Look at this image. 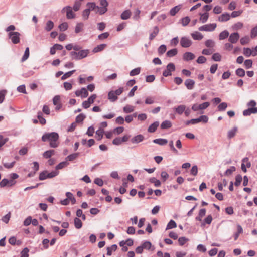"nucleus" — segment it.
<instances>
[{"instance_id": "32", "label": "nucleus", "mask_w": 257, "mask_h": 257, "mask_svg": "<svg viewBox=\"0 0 257 257\" xmlns=\"http://www.w3.org/2000/svg\"><path fill=\"white\" fill-rule=\"evenodd\" d=\"M237 232L234 235V237L235 240H236L238 239V238L239 236V234L240 233H243V228L240 224L237 225Z\"/></svg>"}, {"instance_id": "35", "label": "nucleus", "mask_w": 257, "mask_h": 257, "mask_svg": "<svg viewBox=\"0 0 257 257\" xmlns=\"http://www.w3.org/2000/svg\"><path fill=\"white\" fill-rule=\"evenodd\" d=\"M54 27V23L51 20L47 21L45 27V30L47 31H50Z\"/></svg>"}, {"instance_id": "31", "label": "nucleus", "mask_w": 257, "mask_h": 257, "mask_svg": "<svg viewBox=\"0 0 257 257\" xmlns=\"http://www.w3.org/2000/svg\"><path fill=\"white\" fill-rule=\"evenodd\" d=\"M131 15V12L129 10H125L121 14V18L122 20H127Z\"/></svg>"}, {"instance_id": "4", "label": "nucleus", "mask_w": 257, "mask_h": 257, "mask_svg": "<svg viewBox=\"0 0 257 257\" xmlns=\"http://www.w3.org/2000/svg\"><path fill=\"white\" fill-rule=\"evenodd\" d=\"M100 7H99V10L96 11V13H98L99 15L104 14L108 10L107 6L108 3L106 0H100Z\"/></svg>"}, {"instance_id": "8", "label": "nucleus", "mask_w": 257, "mask_h": 257, "mask_svg": "<svg viewBox=\"0 0 257 257\" xmlns=\"http://www.w3.org/2000/svg\"><path fill=\"white\" fill-rule=\"evenodd\" d=\"M180 45L183 48L189 47L192 44L191 39L186 36L182 37L180 39Z\"/></svg>"}, {"instance_id": "5", "label": "nucleus", "mask_w": 257, "mask_h": 257, "mask_svg": "<svg viewBox=\"0 0 257 257\" xmlns=\"http://www.w3.org/2000/svg\"><path fill=\"white\" fill-rule=\"evenodd\" d=\"M175 70V66L172 63H169L166 66V69L163 72V76L164 77L170 76L172 72Z\"/></svg>"}, {"instance_id": "24", "label": "nucleus", "mask_w": 257, "mask_h": 257, "mask_svg": "<svg viewBox=\"0 0 257 257\" xmlns=\"http://www.w3.org/2000/svg\"><path fill=\"white\" fill-rule=\"evenodd\" d=\"M159 32V29L158 27H154L153 31L150 34L149 40H152L153 39H154L156 37V36L158 34Z\"/></svg>"}, {"instance_id": "29", "label": "nucleus", "mask_w": 257, "mask_h": 257, "mask_svg": "<svg viewBox=\"0 0 257 257\" xmlns=\"http://www.w3.org/2000/svg\"><path fill=\"white\" fill-rule=\"evenodd\" d=\"M206 213V209L205 208L201 209L199 210L198 215L196 217L195 219L197 221H201L202 218L205 216Z\"/></svg>"}, {"instance_id": "37", "label": "nucleus", "mask_w": 257, "mask_h": 257, "mask_svg": "<svg viewBox=\"0 0 257 257\" xmlns=\"http://www.w3.org/2000/svg\"><path fill=\"white\" fill-rule=\"evenodd\" d=\"M74 226L77 229H80L82 227V223L81 221V220L78 218L76 217L74 219Z\"/></svg>"}, {"instance_id": "48", "label": "nucleus", "mask_w": 257, "mask_h": 257, "mask_svg": "<svg viewBox=\"0 0 257 257\" xmlns=\"http://www.w3.org/2000/svg\"><path fill=\"white\" fill-rule=\"evenodd\" d=\"M123 110L126 113H131L134 111V107L131 105H127L123 107Z\"/></svg>"}, {"instance_id": "38", "label": "nucleus", "mask_w": 257, "mask_h": 257, "mask_svg": "<svg viewBox=\"0 0 257 257\" xmlns=\"http://www.w3.org/2000/svg\"><path fill=\"white\" fill-rule=\"evenodd\" d=\"M149 182L153 183L155 187H158L161 186V182L159 180L157 179L155 177H152L149 179Z\"/></svg>"}, {"instance_id": "59", "label": "nucleus", "mask_w": 257, "mask_h": 257, "mask_svg": "<svg viewBox=\"0 0 257 257\" xmlns=\"http://www.w3.org/2000/svg\"><path fill=\"white\" fill-rule=\"evenodd\" d=\"M205 45L207 47H213L215 45V42L211 39H208L205 42Z\"/></svg>"}, {"instance_id": "21", "label": "nucleus", "mask_w": 257, "mask_h": 257, "mask_svg": "<svg viewBox=\"0 0 257 257\" xmlns=\"http://www.w3.org/2000/svg\"><path fill=\"white\" fill-rule=\"evenodd\" d=\"M192 38L195 40H200L203 38V35L198 31H195L191 34Z\"/></svg>"}, {"instance_id": "1", "label": "nucleus", "mask_w": 257, "mask_h": 257, "mask_svg": "<svg viewBox=\"0 0 257 257\" xmlns=\"http://www.w3.org/2000/svg\"><path fill=\"white\" fill-rule=\"evenodd\" d=\"M59 135L56 132L46 133L42 137V140L43 142H49L50 146L52 148L58 147Z\"/></svg>"}, {"instance_id": "33", "label": "nucleus", "mask_w": 257, "mask_h": 257, "mask_svg": "<svg viewBox=\"0 0 257 257\" xmlns=\"http://www.w3.org/2000/svg\"><path fill=\"white\" fill-rule=\"evenodd\" d=\"M172 126V123L169 120H165L163 121L161 124V129H167Z\"/></svg>"}, {"instance_id": "43", "label": "nucleus", "mask_w": 257, "mask_h": 257, "mask_svg": "<svg viewBox=\"0 0 257 257\" xmlns=\"http://www.w3.org/2000/svg\"><path fill=\"white\" fill-rule=\"evenodd\" d=\"M176 226H177V224H176V222H175V221H174L173 220H171L167 224V227L166 228V230L174 228L176 227Z\"/></svg>"}, {"instance_id": "19", "label": "nucleus", "mask_w": 257, "mask_h": 257, "mask_svg": "<svg viewBox=\"0 0 257 257\" xmlns=\"http://www.w3.org/2000/svg\"><path fill=\"white\" fill-rule=\"evenodd\" d=\"M237 130L238 128L236 126H234L231 130H229L227 133L228 139H230L233 138L235 136Z\"/></svg>"}, {"instance_id": "18", "label": "nucleus", "mask_w": 257, "mask_h": 257, "mask_svg": "<svg viewBox=\"0 0 257 257\" xmlns=\"http://www.w3.org/2000/svg\"><path fill=\"white\" fill-rule=\"evenodd\" d=\"M159 125V122L157 121L151 124L148 128V132L149 133L155 132Z\"/></svg>"}, {"instance_id": "17", "label": "nucleus", "mask_w": 257, "mask_h": 257, "mask_svg": "<svg viewBox=\"0 0 257 257\" xmlns=\"http://www.w3.org/2000/svg\"><path fill=\"white\" fill-rule=\"evenodd\" d=\"M230 19V15L228 13H224L218 17V21L221 22H226Z\"/></svg>"}, {"instance_id": "60", "label": "nucleus", "mask_w": 257, "mask_h": 257, "mask_svg": "<svg viewBox=\"0 0 257 257\" xmlns=\"http://www.w3.org/2000/svg\"><path fill=\"white\" fill-rule=\"evenodd\" d=\"M212 59L215 61H220L221 56L219 53H215L212 55Z\"/></svg>"}, {"instance_id": "57", "label": "nucleus", "mask_w": 257, "mask_h": 257, "mask_svg": "<svg viewBox=\"0 0 257 257\" xmlns=\"http://www.w3.org/2000/svg\"><path fill=\"white\" fill-rule=\"evenodd\" d=\"M68 165V163L66 161H63L59 163L55 167L56 170L61 169L64 167Z\"/></svg>"}, {"instance_id": "61", "label": "nucleus", "mask_w": 257, "mask_h": 257, "mask_svg": "<svg viewBox=\"0 0 257 257\" xmlns=\"http://www.w3.org/2000/svg\"><path fill=\"white\" fill-rule=\"evenodd\" d=\"M243 26V24L242 22H238L233 25L232 26V28L234 30H238L241 29Z\"/></svg>"}, {"instance_id": "7", "label": "nucleus", "mask_w": 257, "mask_h": 257, "mask_svg": "<svg viewBox=\"0 0 257 257\" xmlns=\"http://www.w3.org/2000/svg\"><path fill=\"white\" fill-rule=\"evenodd\" d=\"M216 26V23L206 24L199 27L198 30L200 31L212 32L215 29Z\"/></svg>"}, {"instance_id": "20", "label": "nucleus", "mask_w": 257, "mask_h": 257, "mask_svg": "<svg viewBox=\"0 0 257 257\" xmlns=\"http://www.w3.org/2000/svg\"><path fill=\"white\" fill-rule=\"evenodd\" d=\"M186 106L184 105H180L174 108L175 112L178 114L181 115L185 110Z\"/></svg>"}, {"instance_id": "63", "label": "nucleus", "mask_w": 257, "mask_h": 257, "mask_svg": "<svg viewBox=\"0 0 257 257\" xmlns=\"http://www.w3.org/2000/svg\"><path fill=\"white\" fill-rule=\"evenodd\" d=\"M29 249L27 247L24 248L23 250L21 252V257H29Z\"/></svg>"}, {"instance_id": "46", "label": "nucleus", "mask_w": 257, "mask_h": 257, "mask_svg": "<svg viewBox=\"0 0 257 257\" xmlns=\"http://www.w3.org/2000/svg\"><path fill=\"white\" fill-rule=\"evenodd\" d=\"M178 51L177 49L176 48L172 49L171 50H169L167 52V56L169 57H172L174 56H175L177 54Z\"/></svg>"}, {"instance_id": "62", "label": "nucleus", "mask_w": 257, "mask_h": 257, "mask_svg": "<svg viewBox=\"0 0 257 257\" xmlns=\"http://www.w3.org/2000/svg\"><path fill=\"white\" fill-rule=\"evenodd\" d=\"M244 65L246 69H249L252 67V61L250 59H247L244 61Z\"/></svg>"}, {"instance_id": "14", "label": "nucleus", "mask_w": 257, "mask_h": 257, "mask_svg": "<svg viewBox=\"0 0 257 257\" xmlns=\"http://www.w3.org/2000/svg\"><path fill=\"white\" fill-rule=\"evenodd\" d=\"M87 9L90 12L92 11H96L99 10V6L96 5L94 2H88L86 4Z\"/></svg>"}, {"instance_id": "26", "label": "nucleus", "mask_w": 257, "mask_h": 257, "mask_svg": "<svg viewBox=\"0 0 257 257\" xmlns=\"http://www.w3.org/2000/svg\"><path fill=\"white\" fill-rule=\"evenodd\" d=\"M243 54L246 57H249L251 55L255 56L257 55L256 52L253 53L252 50L249 48H244L243 49Z\"/></svg>"}, {"instance_id": "52", "label": "nucleus", "mask_w": 257, "mask_h": 257, "mask_svg": "<svg viewBox=\"0 0 257 257\" xmlns=\"http://www.w3.org/2000/svg\"><path fill=\"white\" fill-rule=\"evenodd\" d=\"M75 72V70H73L65 73L62 77L61 80H65L71 76V75Z\"/></svg>"}, {"instance_id": "41", "label": "nucleus", "mask_w": 257, "mask_h": 257, "mask_svg": "<svg viewBox=\"0 0 257 257\" xmlns=\"http://www.w3.org/2000/svg\"><path fill=\"white\" fill-rule=\"evenodd\" d=\"M229 33L227 30H224L219 35L220 40H224L229 37Z\"/></svg>"}, {"instance_id": "9", "label": "nucleus", "mask_w": 257, "mask_h": 257, "mask_svg": "<svg viewBox=\"0 0 257 257\" xmlns=\"http://www.w3.org/2000/svg\"><path fill=\"white\" fill-rule=\"evenodd\" d=\"M66 11V17L68 19H73L75 17V14L72 11V8L69 6L64 7L62 10V12H64Z\"/></svg>"}, {"instance_id": "16", "label": "nucleus", "mask_w": 257, "mask_h": 257, "mask_svg": "<svg viewBox=\"0 0 257 257\" xmlns=\"http://www.w3.org/2000/svg\"><path fill=\"white\" fill-rule=\"evenodd\" d=\"M144 139V137L142 135L139 134L132 138L131 139V142L133 144H138L143 141Z\"/></svg>"}, {"instance_id": "64", "label": "nucleus", "mask_w": 257, "mask_h": 257, "mask_svg": "<svg viewBox=\"0 0 257 257\" xmlns=\"http://www.w3.org/2000/svg\"><path fill=\"white\" fill-rule=\"evenodd\" d=\"M257 36V25L253 28L251 30L250 37L252 39L254 38Z\"/></svg>"}, {"instance_id": "40", "label": "nucleus", "mask_w": 257, "mask_h": 257, "mask_svg": "<svg viewBox=\"0 0 257 257\" xmlns=\"http://www.w3.org/2000/svg\"><path fill=\"white\" fill-rule=\"evenodd\" d=\"M83 0H75L73 9L75 11H78L81 6V3Z\"/></svg>"}, {"instance_id": "2", "label": "nucleus", "mask_w": 257, "mask_h": 257, "mask_svg": "<svg viewBox=\"0 0 257 257\" xmlns=\"http://www.w3.org/2000/svg\"><path fill=\"white\" fill-rule=\"evenodd\" d=\"M89 52V50L88 49L81 50L78 52L71 51L70 53V55L72 59L78 60L86 57Z\"/></svg>"}, {"instance_id": "45", "label": "nucleus", "mask_w": 257, "mask_h": 257, "mask_svg": "<svg viewBox=\"0 0 257 257\" xmlns=\"http://www.w3.org/2000/svg\"><path fill=\"white\" fill-rule=\"evenodd\" d=\"M54 152L53 150L46 151L43 153V156L46 159L50 158L54 154Z\"/></svg>"}, {"instance_id": "3", "label": "nucleus", "mask_w": 257, "mask_h": 257, "mask_svg": "<svg viewBox=\"0 0 257 257\" xmlns=\"http://www.w3.org/2000/svg\"><path fill=\"white\" fill-rule=\"evenodd\" d=\"M58 174L59 171L57 170L52 171L51 172H48L47 170H44L40 173L39 179L41 181H43L46 179H50L55 177Z\"/></svg>"}, {"instance_id": "28", "label": "nucleus", "mask_w": 257, "mask_h": 257, "mask_svg": "<svg viewBox=\"0 0 257 257\" xmlns=\"http://www.w3.org/2000/svg\"><path fill=\"white\" fill-rule=\"evenodd\" d=\"M212 221V217L211 215H209L204 219L203 221L202 222L201 224V226L203 227L206 224H210Z\"/></svg>"}, {"instance_id": "39", "label": "nucleus", "mask_w": 257, "mask_h": 257, "mask_svg": "<svg viewBox=\"0 0 257 257\" xmlns=\"http://www.w3.org/2000/svg\"><path fill=\"white\" fill-rule=\"evenodd\" d=\"M208 17L209 14L208 13L206 12L203 14H200V21L202 23H205L207 21Z\"/></svg>"}, {"instance_id": "6", "label": "nucleus", "mask_w": 257, "mask_h": 257, "mask_svg": "<svg viewBox=\"0 0 257 257\" xmlns=\"http://www.w3.org/2000/svg\"><path fill=\"white\" fill-rule=\"evenodd\" d=\"M20 33L18 32H10L9 33V38L13 44H16L20 42Z\"/></svg>"}, {"instance_id": "10", "label": "nucleus", "mask_w": 257, "mask_h": 257, "mask_svg": "<svg viewBox=\"0 0 257 257\" xmlns=\"http://www.w3.org/2000/svg\"><path fill=\"white\" fill-rule=\"evenodd\" d=\"M75 94L77 96H80L81 98H86L88 96L87 90L84 87L76 91Z\"/></svg>"}, {"instance_id": "51", "label": "nucleus", "mask_w": 257, "mask_h": 257, "mask_svg": "<svg viewBox=\"0 0 257 257\" xmlns=\"http://www.w3.org/2000/svg\"><path fill=\"white\" fill-rule=\"evenodd\" d=\"M29 56V47H27L25 49L24 54L21 59V61L24 62L26 61Z\"/></svg>"}, {"instance_id": "55", "label": "nucleus", "mask_w": 257, "mask_h": 257, "mask_svg": "<svg viewBox=\"0 0 257 257\" xmlns=\"http://www.w3.org/2000/svg\"><path fill=\"white\" fill-rule=\"evenodd\" d=\"M140 71L141 68L140 67L135 68L131 71L130 72V75L131 76L137 75L140 73Z\"/></svg>"}, {"instance_id": "23", "label": "nucleus", "mask_w": 257, "mask_h": 257, "mask_svg": "<svg viewBox=\"0 0 257 257\" xmlns=\"http://www.w3.org/2000/svg\"><path fill=\"white\" fill-rule=\"evenodd\" d=\"M117 248V245L116 244H113L110 247H107V256H111L112 254L113 251H115Z\"/></svg>"}, {"instance_id": "47", "label": "nucleus", "mask_w": 257, "mask_h": 257, "mask_svg": "<svg viewBox=\"0 0 257 257\" xmlns=\"http://www.w3.org/2000/svg\"><path fill=\"white\" fill-rule=\"evenodd\" d=\"M235 74L239 77H242L245 75V72L242 68H238L235 71Z\"/></svg>"}, {"instance_id": "44", "label": "nucleus", "mask_w": 257, "mask_h": 257, "mask_svg": "<svg viewBox=\"0 0 257 257\" xmlns=\"http://www.w3.org/2000/svg\"><path fill=\"white\" fill-rule=\"evenodd\" d=\"M86 118V115L83 113H81L77 115L75 119V122L76 123L82 122Z\"/></svg>"}, {"instance_id": "49", "label": "nucleus", "mask_w": 257, "mask_h": 257, "mask_svg": "<svg viewBox=\"0 0 257 257\" xmlns=\"http://www.w3.org/2000/svg\"><path fill=\"white\" fill-rule=\"evenodd\" d=\"M249 41L250 38L248 36H245L243 37H242L240 40V44L242 45H244L248 44L249 42Z\"/></svg>"}, {"instance_id": "30", "label": "nucleus", "mask_w": 257, "mask_h": 257, "mask_svg": "<svg viewBox=\"0 0 257 257\" xmlns=\"http://www.w3.org/2000/svg\"><path fill=\"white\" fill-rule=\"evenodd\" d=\"M106 47V44H105L98 45L93 49V52L96 53L100 52L104 50Z\"/></svg>"}, {"instance_id": "13", "label": "nucleus", "mask_w": 257, "mask_h": 257, "mask_svg": "<svg viewBox=\"0 0 257 257\" xmlns=\"http://www.w3.org/2000/svg\"><path fill=\"white\" fill-rule=\"evenodd\" d=\"M195 55L189 52H185L183 54V59L185 61H189L193 60L195 58Z\"/></svg>"}, {"instance_id": "42", "label": "nucleus", "mask_w": 257, "mask_h": 257, "mask_svg": "<svg viewBox=\"0 0 257 257\" xmlns=\"http://www.w3.org/2000/svg\"><path fill=\"white\" fill-rule=\"evenodd\" d=\"M42 115V113L41 111H39L37 113V117L39 119V122L42 125H44L46 124V119L43 117Z\"/></svg>"}, {"instance_id": "27", "label": "nucleus", "mask_w": 257, "mask_h": 257, "mask_svg": "<svg viewBox=\"0 0 257 257\" xmlns=\"http://www.w3.org/2000/svg\"><path fill=\"white\" fill-rule=\"evenodd\" d=\"M108 98L111 102H115L118 97L114 93V91H110L108 94Z\"/></svg>"}, {"instance_id": "58", "label": "nucleus", "mask_w": 257, "mask_h": 257, "mask_svg": "<svg viewBox=\"0 0 257 257\" xmlns=\"http://www.w3.org/2000/svg\"><path fill=\"white\" fill-rule=\"evenodd\" d=\"M190 21V19L189 17H185L181 19V24L183 26H187Z\"/></svg>"}, {"instance_id": "36", "label": "nucleus", "mask_w": 257, "mask_h": 257, "mask_svg": "<svg viewBox=\"0 0 257 257\" xmlns=\"http://www.w3.org/2000/svg\"><path fill=\"white\" fill-rule=\"evenodd\" d=\"M180 6L178 5L174 7L170 10V14L172 16H175L180 10Z\"/></svg>"}, {"instance_id": "56", "label": "nucleus", "mask_w": 257, "mask_h": 257, "mask_svg": "<svg viewBox=\"0 0 257 257\" xmlns=\"http://www.w3.org/2000/svg\"><path fill=\"white\" fill-rule=\"evenodd\" d=\"M84 24L82 23H77L75 29V32L76 33H79L82 30V27H83Z\"/></svg>"}, {"instance_id": "54", "label": "nucleus", "mask_w": 257, "mask_h": 257, "mask_svg": "<svg viewBox=\"0 0 257 257\" xmlns=\"http://www.w3.org/2000/svg\"><path fill=\"white\" fill-rule=\"evenodd\" d=\"M227 107V104L226 102H222L218 106V110L219 111H224Z\"/></svg>"}, {"instance_id": "25", "label": "nucleus", "mask_w": 257, "mask_h": 257, "mask_svg": "<svg viewBox=\"0 0 257 257\" xmlns=\"http://www.w3.org/2000/svg\"><path fill=\"white\" fill-rule=\"evenodd\" d=\"M153 143L159 144L161 146L166 145L168 143V140L166 139L159 138L154 139L153 141Z\"/></svg>"}, {"instance_id": "34", "label": "nucleus", "mask_w": 257, "mask_h": 257, "mask_svg": "<svg viewBox=\"0 0 257 257\" xmlns=\"http://www.w3.org/2000/svg\"><path fill=\"white\" fill-rule=\"evenodd\" d=\"M79 155V153H73L67 156L65 159L67 161H72L76 159Z\"/></svg>"}, {"instance_id": "22", "label": "nucleus", "mask_w": 257, "mask_h": 257, "mask_svg": "<svg viewBox=\"0 0 257 257\" xmlns=\"http://www.w3.org/2000/svg\"><path fill=\"white\" fill-rule=\"evenodd\" d=\"M104 133V130H103L101 128H99L98 130H97L96 131V135H95L96 139L98 141L101 140L103 138Z\"/></svg>"}, {"instance_id": "50", "label": "nucleus", "mask_w": 257, "mask_h": 257, "mask_svg": "<svg viewBox=\"0 0 257 257\" xmlns=\"http://www.w3.org/2000/svg\"><path fill=\"white\" fill-rule=\"evenodd\" d=\"M242 180V177L241 175L238 174L235 177V181L234 182V185L235 186H238L240 185V183Z\"/></svg>"}, {"instance_id": "15", "label": "nucleus", "mask_w": 257, "mask_h": 257, "mask_svg": "<svg viewBox=\"0 0 257 257\" xmlns=\"http://www.w3.org/2000/svg\"><path fill=\"white\" fill-rule=\"evenodd\" d=\"M195 83V82L193 80L187 79L185 80L184 82V85L188 89L192 90L194 88Z\"/></svg>"}, {"instance_id": "12", "label": "nucleus", "mask_w": 257, "mask_h": 257, "mask_svg": "<svg viewBox=\"0 0 257 257\" xmlns=\"http://www.w3.org/2000/svg\"><path fill=\"white\" fill-rule=\"evenodd\" d=\"M208 121V117L206 115H201L199 118L193 119V124H196L200 122L206 123Z\"/></svg>"}, {"instance_id": "11", "label": "nucleus", "mask_w": 257, "mask_h": 257, "mask_svg": "<svg viewBox=\"0 0 257 257\" xmlns=\"http://www.w3.org/2000/svg\"><path fill=\"white\" fill-rule=\"evenodd\" d=\"M240 37L238 32H234L229 36L228 41L232 44L236 43Z\"/></svg>"}, {"instance_id": "53", "label": "nucleus", "mask_w": 257, "mask_h": 257, "mask_svg": "<svg viewBox=\"0 0 257 257\" xmlns=\"http://www.w3.org/2000/svg\"><path fill=\"white\" fill-rule=\"evenodd\" d=\"M90 12L86 8L82 12L83 19L86 20L89 18Z\"/></svg>"}]
</instances>
